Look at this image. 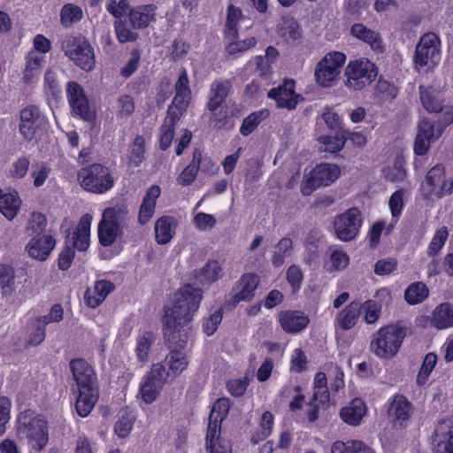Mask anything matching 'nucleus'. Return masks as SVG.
Returning <instances> with one entry per match:
<instances>
[{
	"label": "nucleus",
	"mask_w": 453,
	"mask_h": 453,
	"mask_svg": "<svg viewBox=\"0 0 453 453\" xmlns=\"http://www.w3.org/2000/svg\"><path fill=\"white\" fill-rule=\"evenodd\" d=\"M203 298L202 290L187 284L173 296L165 308L164 334L175 349H183L192 331V321Z\"/></svg>",
	"instance_id": "f257e3e1"
},
{
	"label": "nucleus",
	"mask_w": 453,
	"mask_h": 453,
	"mask_svg": "<svg viewBox=\"0 0 453 453\" xmlns=\"http://www.w3.org/2000/svg\"><path fill=\"white\" fill-rule=\"evenodd\" d=\"M203 298L202 290L187 284L173 296L165 308L164 334L175 349H183L192 331V321Z\"/></svg>",
	"instance_id": "f03ea898"
},
{
	"label": "nucleus",
	"mask_w": 453,
	"mask_h": 453,
	"mask_svg": "<svg viewBox=\"0 0 453 453\" xmlns=\"http://www.w3.org/2000/svg\"><path fill=\"white\" fill-rule=\"evenodd\" d=\"M70 367L78 390L75 408L79 416L85 418L91 412L98 400L96 375L94 368L83 359L73 360Z\"/></svg>",
	"instance_id": "7ed1b4c3"
},
{
	"label": "nucleus",
	"mask_w": 453,
	"mask_h": 453,
	"mask_svg": "<svg viewBox=\"0 0 453 453\" xmlns=\"http://www.w3.org/2000/svg\"><path fill=\"white\" fill-rule=\"evenodd\" d=\"M15 430L17 437L26 440L28 447L35 451L42 450L48 444V423L32 410H25L17 416Z\"/></svg>",
	"instance_id": "20e7f679"
},
{
	"label": "nucleus",
	"mask_w": 453,
	"mask_h": 453,
	"mask_svg": "<svg viewBox=\"0 0 453 453\" xmlns=\"http://www.w3.org/2000/svg\"><path fill=\"white\" fill-rule=\"evenodd\" d=\"M405 336V328L398 324L383 326L372 335L370 349L378 358L389 360L399 352Z\"/></svg>",
	"instance_id": "39448f33"
},
{
	"label": "nucleus",
	"mask_w": 453,
	"mask_h": 453,
	"mask_svg": "<svg viewBox=\"0 0 453 453\" xmlns=\"http://www.w3.org/2000/svg\"><path fill=\"white\" fill-rule=\"evenodd\" d=\"M441 58V42L434 33L423 35L418 42L413 55V66L418 72L434 70Z\"/></svg>",
	"instance_id": "423d86ee"
},
{
	"label": "nucleus",
	"mask_w": 453,
	"mask_h": 453,
	"mask_svg": "<svg viewBox=\"0 0 453 453\" xmlns=\"http://www.w3.org/2000/svg\"><path fill=\"white\" fill-rule=\"evenodd\" d=\"M78 180L86 191L104 194L112 188L115 177L110 168L94 164L79 171Z\"/></svg>",
	"instance_id": "0eeeda50"
},
{
	"label": "nucleus",
	"mask_w": 453,
	"mask_h": 453,
	"mask_svg": "<svg viewBox=\"0 0 453 453\" xmlns=\"http://www.w3.org/2000/svg\"><path fill=\"white\" fill-rule=\"evenodd\" d=\"M452 191L453 178L447 175L445 166L441 164L433 166L420 185V193L427 199H441Z\"/></svg>",
	"instance_id": "6e6552de"
},
{
	"label": "nucleus",
	"mask_w": 453,
	"mask_h": 453,
	"mask_svg": "<svg viewBox=\"0 0 453 453\" xmlns=\"http://www.w3.org/2000/svg\"><path fill=\"white\" fill-rule=\"evenodd\" d=\"M377 75V67L369 59L362 58L350 60L344 71V85L349 90L359 91L370 85Z\"/></svg>",
	"instance_id": "1a4fd4ad"
},
{
	"label": "nucleus",
	"mask_w": 453,
	"mask_h": 453,
	"mask_svg": "<svg viewBox=\"0 0 453 453\" xmlns=\"http://www.w3.org/2000/svg\"><path fill=\"white\" fill-rule=\"evenodd\" d=\"M65 55L84 71L95 66L94 50L89 42L81 36H66L61 42Z\"/></svg>",
	"instance_id": "9d476101"
},
{
	"label": "nucleus",
	"mask_w": 453,
	"mask_h": 453,
	"mask_svg": "<svg viewBox=\"0 0 453 453\" xmlns=\"http://www.w3.org/2000/svg\"><path fill=\"white\" fill-rule=\"evenodd\" d=\"M48 127V119L36 105H27L19 112V131L24 140L37 141Z\"/></svg>",
	"instance_id": "9b49d317"
},
{
	"label": "nucleus",
	"mask_w": 453,
	"mask_h": 453,
	"mask_svg": "<svg viewBox=\"0 0 453 453\" xmlns=\"http://www.w3.org/2000/svg\"><path fill=\"white\" fill-rule=\"evenodd\" d=\"M346 61V55L340 51L326 54L315 67V81L323 88L334 86L341 74L342 67Z\"/></svg>",
	"instance_id": "f8f14e48"
},
{
	"label": "nucleus",
	"mask_w": 453,
	"mask_h": 453,
	"mask_svg": "<svg viewBox=\"0 0 453 453\" xmlns=\"http://www.w3.org/2000/svg\"><path fill=\"white\" fill-rule=\"evenodd\" d=\"M132 6L128 0H106L105 9L116 19L113 23L116 37L120 43L134 42L138 39V33L127 27L124 15L129 13Z\"/></svg>",
	"instance_id": "ddd939ff"
},
{
	"label": "nucleus",
	"mask_w": 453,
	"mask_h": 453,
	"mask_svg": "<svg viewBox=\"0 0 453 453\" xmlns=\"http://www.w3.org/2000/svg\"><path fill=\"white\" fill-rule=\"evenodd\" d=\"M127 211L122 206L106 208L98 226V238L103 246L111 245L119 234V226L125 221Z\"/></svg>",
	"instance_id": "4468645a"
},
{
	"label": "nucleus",
	"mask_w": 453,
	"mask_h": 453,
	"mask_svg": "<svg viewBox=\"0 0 453 453\" xmlns=\"http://www.w3.org/2000/svg\"><path fill=\"white\" fill-rule=\"evenodd\" d=\"M341 174L340 168L334 164H320L305 175L301 186L304 196L311 195L320 186H328L335 181Z\"/></svg>",
	"instance_id": "2eb2a0df"
},
{
	"label": "nucleus",
	"mask_w": 453,
	"mask_h": 453,
	"mask_svg": "<svg viewBox=\"0 0 453 453\" xmlns=\"http://www.w3.org/2000/svg\"><path fill=\"white\" fill-rule=\"evenodd\" d=\"M362 225L361 212L351 208L338 215L334 219V233L342 242H349L356 238Z\"/></svg>",
	"instance_id": "dca6fc26"
},
{
	"label": "nucleus",
	"mask_w": 453,
	"mask_h": 453,
	"mask_svg": "<svg viewBox=\"0 0 453 453\" xmlns=\"http://www.w3.org/2000/svg\"><path fill=\"white\" fill-rule=\"evenodd\" d=\"M166 381L165 365L154 364L150 372L142 379L140 394L146 403H153Z\"/></svg>",
	"instance_id": "f3484780"
},
{
	"label": "nucleus",
	"mask_w": 453,
	"mask_h": 453,
	"mask_svg": "<svg viewBox=\"0 0 453 453\" xmlns=\"http://www.w3.org/2000/svg\"><path fill=\"white\" fill-rule=\"evenodd\" d=\"M66 95L68 103L75 116L88 122L95 120L96 112L91 110L88 97L80 84L75 81L68 82Z\"/></svg>",
	"instance_id": "a211bd4d"
},
{
	"label": "nucleus",
	"mask_w": 453,
	"mask_h": 453,
	"mask_svg": "<svg viewBox=\"0 0 453 453\" xmlns=\"http://www.w3.org/2000/svg\"><path fill=\"white\" fill-rule=\"evenodd\" d=\"M443 127L423 119L418 122V133L414 142V152L418 156L426 155L432 143L436 142L443 134Z\"/></svg>",
	"instance_id": "6ab92c4d"
},
{
	"label": "nucleus",
	"mask_w": 453,
	"mask_h": 453,
	"mask_svg": "<svg viewBox=\"0 0 453 453\" xmlns=\"http://www.w3.org/2000/svg\"><path fill=\"white\" fill-rule=\"evenodd\" d=\"M257 286L258 277L256 274H243L234 284L232 292L226 300V304L235 307L240 302L252 300Z\"/></svg>",
	"instance_id": "aec40b11"
},
{
	"label": "nucleus",
	"mask_w": 453,
	"mask_h": 453,
	"mask_svg": "<svg viewBox=\"0 0 453 453\" xmlns=\"http://www.w3.org/2000/svg\"><path fill=\"white\" fill-rule=\"evenodd\" d=\"M295 85L293 80L285 81L281 85L272 88L268 92V97L275 100L278 107L293 110L303 100V96L296 92Z\"/></svg>",
	"instance_id": "412c9836"
},
{
	"label": "nucleus",
	"mask_w": 453,
	"mask_h": 453,
	"mask_svg": "<svg viewBox=\"0 0 453 453\" xmlns=\"http://www.w3.org/2000/svg\"><path fill=\"white\" fill-rule=\"evenodd\" d=\"M433 453H453V418L438 423L433 435Z\"/></svg>",
	"instance_id": "4be33fe9"
},
{
	"label": "nucleus",
	"mask_w": 453,
	"mask_h": 453,
	"mask_svg": "<svg viewBox=\"0 0 453 453\" xmlns=\"http://www.w3.org/2000/svg\"><path fill=\"white\" fill-rule=\"evenodd\" d=\"M56 247L55 238L49 234H36L30 238L26 251L33 259L45 261Z\"/></svg>",
	"instance_id": "5701e85b"
},
{
	"label": "nucleus",
	"mask_w": 453,
	"mask_h": 453,
	"mask_svg": "<svg viewBox=\"0 0 453 453\" xmlns=\"http://www.w3.org/2000/svg\"><path fill=\"white\" fill-rule=\"evenodd\" d=\"M191 99V89L188 73L182 69L175 83V96L168 111L169 114L178 113L182 115Z\"/></svg>",
	"instance_id": "b1692460"
},
{
	"label": "nucleus",
	"mask_w": 453,
	"mask_h": 453,
	"mask_svg": "<svg viewBox=\"0 0 453 453\" xmlns=\"http://www.w3.org/2000/svg\"><path fill=\"white\" fill-rule=\"evenodd\" d=\"M388 414L395 426H406L412 414L411 403L403 395H395L389 403Z\"/></svg>",
	"instance_id": "393cba45"
},
{
	"label": "nucleus",
	"mask_w": 453,
	"mask_h": 453,
	"mask_svg": "<svg viewBox=\"0 0 453 453\" xmlns=\"http://www.w3.org/2000/svg\"><path fill=\"white\" fill-rule=\"evenodd\" d=\"M279 322L284 332L297 334L307 327L309 317L301 311H283L278 315Z\"/></svg>",
	"instance_id": "a878e982"
},
{
	"label": "nucleus",
	"mask_w": 453,
	"mask_h": 453,
	"mask_svg": "<svg viewBox=\"0 0 453 453\" xmlns=\"http://www.w3.org/2000/svg\"><path fill=\"white\" fill-rule=\"evenodd\" d=\"M156 19V7L151 4L132 7L127 16V27L136 32L143 29Z\"/></svg>",
	"instance_id": "bb28decb"
},
{
	"label": "nucleus",
	"mask_w": 453,
	"mask_h": 453,
	"mask_svg": "<svg viewBox=\"0 0 453 453\" xmlns=\"http://www.w3.org/2000/svg\"><path fill=\"white\" fill-rule=\"evenodd\" d=\"M22 200L17 190L12 188H0V212L12 221L19 214Z\"/></svg>",
	"instance_id": "cd10ccee"
},
{
	"label": "nucleus",
	"mask_w": 453,
	"mask_h": 453,
	"mask_svg": "<svg viewBox=\"0 0 453 453\" xmlns=\"http://www.w3.org/2000/svg\"><path fill=\"white\" fill-rule=\"evenodd\" d=\"M92 219V216L88 213L82 215L77 226L69 237V242L78 250L84 251L89 247Z\"/></svg>",
	"instance_id": "c85d7f7f"
},
{
	"label": "nucleus",
	"mask_w": 453,
	"mask_h": 453,
	"mask_svg": "<svg viewBox=\"0 0 453 453\" xmlns=\"http://www.w3.org/2000/svg\"><path fill=\"white\" fill-rule=\"evenodd\" d=\"M161 195V188L157 185L150 186L142 198L139 208L138 222L141 225H146L153 218L157 200Z\"/></svg>",
	"instance_id": "c756f323"
},
{
	"label": "nucleus",
	"mask_w": 453,
	"mask_h": 453,
	"mask_svg": "<svg viewBox=\"0 0 453 453\" xmlns=\"http://www.w3.org/2000/svg\"><path fill=\"white\" fill-rule=\"evenodd\" d=\"M114 289V284L109 280H101L96 282L93 288H88L84 293V302L90 308L98 307Z\"/></svg>",
	"instance_id": "7c9ffc66"
},
{
	"label": "nucleus",
	"mask_w": 453,
	"mask_h": 453,
	"mask_svg": "<svg viewBox=\"0 0 453 453\" xmlns=\"http://www.w3.org/2000/svg\"><path fill=\"white\" fill-rule=\"evenodd\" d=\"M419 92L420 102L424 109L430 113H439L444 102L443 92L432 86H421Z\"/></svg>",
	"instance_id": "2f4dec72"
},
{
	"label": "nucleus",
	"mask_w": 453,
	"mask_h": 453,
	"mask_svg": "<svg viewBox=\"0 0 453 453\" xmlns=\"http://www.w3.org/2000/svg\"><path fill=\"white\" fill-rule=\"evenodd\" d=\"M362 311V303L354 301L349 303L336 316L334 320L335 329L349 330L352 328L357 322Z\"/></svg>",
	"instance_id": "473e14b6"
},
{
	"label": "nucleus",
	"mask_w": 453,
	"mask_h": 453,
	"mask_svg": "<svg viewBox=\"0 0 453 453\" xmlns=\"http://www.w3.org/2000/svg\"><path fill=\"white\" fill-rule=\"evenodd\" d=\"M230 409V402L226 398H220L216 401L212 406L210 417L207 433L209 438L220 433V424L226 417Z\"/></svg>",
	"instance_id": "72a5a7b5"
},
{
	"label": "nucleus",
	"mask_w": 453,
	"mask_h": 453,
	"mask_svg": "<svg viewBox=\"0 0 453 453\" xmlns=\"http://www.w3.org/2000/svg\"><path fill=\"white\" fill-rule=\"evenodd\" d=\"M45 64L46 59L27 53L22 71V81L28 86L35 85L39 81L42 67Z\"/></svg>",
	"instance_id": "f704fd0d"
},
{
	"label": "nucleus",
	"mask_w": 453,
	"mask_h": 453,
	"mask_svg": "<svg viewBox=\"0 0 453 453\" xmlns=\"http://www.w3.org/2000/svg\"><path fill=\"white\" fill-rule=\"evenodd\" d=\"M157 340V335L150 330L140 332L136 338L134 353L136 359L144 364L150 360L152 348Z\"/></svg>",
	"instance_id": "c9c22d12"
},
{
	"label": "nucleus",
	"mask_w": 453,
	"mask_h": 453,
	"mask_svg": "<svg viewBox=\"0 0 453 453\" xmlns=\"http://www.w3.org/2000/svg\"><path fill=\"white\" fill-rule=\"evenodd\" d=\"M351 35L357 39L367 43L374 51L383 50V42L380 35L364 24H354L350 29Z\"/></svg>",
	"instance_id": "e433bc0d"
},
{
	"label": "nucleus",
	"mask_w": 453,
	"mask_h": 453,
	"mask_svg": "<svg viewBox=\"0 0 453 453\" xmlns=\"http://www.w3.org/2000/svg\"><path fill=\"white\" fill-rule=\"evenodd\" d=\"M177 220L171 216H163L155 223V236L158 244H166L175 235Z\"/></svg>",
	"instance_id": "4c0bfd02"
},
{
	"label": "nucleus",
	"mask_w": 453,
	"mask_h": 453,
	"mask_svg": "<svg viewBox=\"0 0 453 453\" xmlns=\"http://www.w3.org/2000/svg\"><path fill=\"white\" fill-rule=\"evenodd\" d=\"M365 412L366 406L365 403L361 399L356 398L349 405L342 409L341 418L349 425L357 426L360 424Z\"/></svg>",
	"instance_id": "58836bf2"
},
{
	"label": "nucleus",
	"mask_w": 453,
	"mask_h": 453,
	"mask_svg": "<svg viewBox=\"0 0 453 453\" xmlns=\"http://www.w3.org/2000/svg\"><path fill=\"white\" fill-rule=\"evenodd\" d=\"M431 326L439 330L453 326V310L448 303L435 307L431 315Z\"/></svg>",
	"instance_id": "ea45409f"
},
{
	"label": "nucleus",
	"mask_w": 453,
	"mask_h": 453,
	"mask_svg": "<svg viewBox=\"0 0 453 453\" xmlns=\"http://www.w3.org/2000/svg\"><path fill=\"white\" fill-rule=\"evenodd\" d=\"M168 371H165L166 379L180 374L188 366V361L184 353L171 351L165 360Z\"/></svg>",
	"instance_id": "a19ab883"
},
{
	"label": "nucleus",
	"mask_w": 453,
	"mask_h": 453,
	"mask_svg": "<svg viewBox=\"0 0 453 453\" xmlns=\"http://www.w3.org/2000/svg\"><path fill=\"white\" fill-rule=\"evenodd\" d=\"M30 160L27 156L15 158L5 171L6 177L12 180H20L26 178L29 172Z\"/></svg>",
	"instance_id": "79ce46f5"
},
{
	"label": "nucleus",
	"mask_w": 453,
	"mask_h": 453,
	"mask_svg": "<svg viewBox=\"0 0 453 453\" xmlns=\"http://www.w3.org/2000/svg\"><path fill=\"white\" fill-rule=\"evenodd\" d=\"M349 256L344 250L334 249L330 251L325 267L330 273L342 272L349 266Z\"/></svg>",
	"instance_id": "37998d69"
},
{
	"label": "nucleus",
	"mask_w": 453,
	"mask_h": 453,
	"mask_svg": "<svg viewBox=\"0 0 453 453\" xmlns=\"http://www.w3.org/2000/svg\"><path fill=\"white\" fill-rule=\"evenodd\" d=\"M43 92L47 96H51L52 98L58 97L62 93L58 69L55 66L48 67L44 73Z\"/></svg>",
	"instance_id": "c03bdc74"
},
{
	"label": "nucleus",
	"mask_w": 453,
	"mask_h": 453,
	"mask_svg": "<svg viewBox=\"0 0 453 453\" xmlns=\"http://www.w3.org/2000/svg\"><path fill=\"white\" fill-rule=\"evenodd\" d=\"M180 116L178 113L169 114V111H167V116L160 128L159 142L162 150H165L170 147L173 139L175 123Z\"/></svg>",
	"instance_id": "a18cd8bd"
},
{
	"label": "nucleus",
	"mask_w": 453,
	"mask_h": 453,
	"mask_svg": "<svg viewBox=\"0 0 453 453\" xmlns=\"http://www.w3.org/2000/svg\"><path fill=\"white\" fill-rule=\"evenodd\" d=\"M229 83L227 81H214L211 86L207 107L210 111L219 108L227 96Z\"/></svg>",
	"instance_id": "49530a36"
},
{
	"label": "nucleus",
	"mask_w": 453,
	"mask_h": 453,
	"mask_svg": "<svg viewBox=\"0 0 453 453\" xmlns=\"http://www.w3.org/2000/svg\"><path fill=\"white\" fill-rule=\"evenodd\" d=\"M331 453H373L372 450L361 441L350 440L347 441H337L331 448Z\"/></svg>",
	"instance_id": "de8ad7c7"
},
{
	"label": "nucleus",
	"mask_w": 453,
	"mask_h": 453,
	"mask_svg": "<svg viewBox=\"0 0 453 453\" xmlns=\"http://www.w3.org/2000/svg\"><path fill=\"white\" fill-rule=\"evenodd\" d=\"M242 12L240 8L230 5L227 9V17L226 24V38L234 39L238 36L237 26L240 21L244 20Z\"/></svg>",
	"instance_id": "09e8293b"
},
{
	"label": "nucleus",
	"mask_w": 453,
	"mask_h": 453,
	"mask_svg": "<svg viewBox=\"0 0 453 453\" xmlns=\"http://www.w3.org/2000/svg\"><path fill=\"white\" fill-rule=\"evenodd\" d=\"M428 294L429 291L426 284L415 282L406 288L404 297L409 304L415 305L422 303L428 296Z\"/></svg>",
	"instance_id": "8fccbe9b"
},
{
	"label": "nucleus",
	"mask_w": 453,
	"mask_h": 453,
	"mask_svg": "<svg viewBox=\"0 0 453 453\" xmlns=\"http://www.w3.org/2000/svg\"><path fill=\"white\" fill-rule=\"evenodd\" d=\"M83 17L81 8L73 4H65L60 11V22L62 26L67 27L79 22Z\"/></svg>",
	"instance_id": "3c124183"
},
{
	"label": "nucleus",
	"mask_w": 453,
	"mask_h": 453,
	"mask_svg": "<svg viewBox=\"0 0 453 453\" xmlns=\"http://www.w3.org/2000/svg\"><path fill=\"white\" fill-rule=\"evenodd\" d=\"M269 116V111L267 109H262L258 111L252 112L246 117L240 127V132L242 135L250 134L257 127Z\"/></svg>",
	"instance_id": "603ef678"
},
{
	"label": "nucleus",
	"mask_w": 453,
	"mask_h": 453,
	"mask_svg": "<svg viewBox=\"0 0 453 453\" xmlns=\"http://www.w3.org/2000/svg\"><path fill=\"white\" fill-rule=\"evenodd\" d=\"M319 142L324 151L335 153L342 150L346 142V137L342 133L335 135H322L319 138Z\"/></svg>",
	"instance_id": "864d4df0"
},
{
	"label": "nucleus",
	"mask_w": 453,
	"mask_h": 453,
	"mask_svg": "<svg viewBox=\"0 0 453 453\" xmlns=\"http://www.w3.org/2000/svg\"><path fill=\"white\" fill-rule=\"evenodd\" d=\"M273 416L271 412L265 411L263 413L259 424V428L253 434L251 441L254 443H258L259 441L266 439L273 431Z\"/></svg>",
	"instance_id": "5fc2aeb1"
},
{
	"label": "nucleus",
	"mask_w": 453,
	"mask_h": 453,
	"mask_svg": "<svg viewBox=\"0 0 453 453\" xmlns=\"http://www.w3.org/2000/svg\"><path fill=\"white\" fill-rule=\"evenodd\" d=\"M437 364V355L434 352L427 353L425 356L421 367L417 375V384L423 386L426 383L431 372Z\"/></svg>",
	"instance_id": "6e6d98bb"
},
{
	"label": "nucleus",
	"mask_w": 453,
	"mask_h": 453,
	"mask_svg": "<svg viewBox=\"0 0 453 453\" xmlns=\"http://www.w3.org/2000/svg\"><path fill=\"white\" fill-rule=\"evenodd\" d=\"M134 422V416L127 411H124L116 421L114 433L119 438H126L131 432Z\"/></svg>",
	"instance_id": "4d7b16f0"
},
{
	"label": "nucleus",
	"mask_w": 453,
	"mask_h": 453,
	"mask_svg": "<svg viewBox=\"0 0 453 453\" xmlns=\"http://www.w3.org/2000/svg\"><path fill=\"white\" fill-rule=\"evenodd\" d=\"M222 268L219 262L210 261L202 269L198 276V281L203 284H210L217 280L221 275Z\"/></svg>",
	"instance_id": "13d9d810"
},
{
	"label": "nucleus",
	"mask_w": 453,
	"mask_h": 453,
	"mask_svg": "<svg viewBox=\"0 0 453 453\" xmlns=\"http://www.w3.org/2000/svg\"><path fill=\"white\" fill-rule=\"evenodd\" d=\"M279 32L287 42H294L301 36L299 26L294 19H284L280 25Z\"/></svg>",
	"instance_id": "bf43d9fd"
},
{
	"label": "nucleus",
	"mask_w": 453,
	"mask_h": 453,
	"mask_svg": "<svg viewBox=\"0 0 453 453\" xmlns=\"http://www.w3.org/2000/svg\"><path fill=\"white\" fill-rule=\"evenodd\" d=\"M51 48V42L43 35L39 34L34 37L32 48L27 51V54L46 59L47 54L50 51Z\"/></svg>",
	"instance_id": "052dcab7"
},
{
	"label": "nucleus",
	"mask_w": 453,
	"mask_h": 453,
	"mask_svg": "<svg viewBox=\"0 0 453 453\" xmlns=\"http://www.w3.org/2000/svg\"><path fill=\"white\" fill-rule=\"evenodd\" d=\"M314 394L313 397L319 403H326L329 399L327 388V379L324 372H318L314 377Z\"/></svg>",
	"instance_id": "680f3d73"
},
{
	"label": "nucleus",
	"mask_w": 453,
	"mask_h": 453,
	"mask_svg": "<svg viewBox=\"0 0 453 453\" xmlns=\"http://www.w3.org/2000/svg\"><path fill=\"white\" fill-rule=\"evenodd\" d=\"M145 139L142 135H137L130 149L129 153V163L133 165L134 166H138L142 164V162L144 159V154H145Z\"/></svg>",
	"instance_id": "e2e57ef3"
},
{
	"label": "nucleus",
	"mask_w": 453,
	"mask_h": 453,
	"mask_svg": "<svg viewBox=\"0 0 453 453\" xmlns=\"http://www.w3.org/2000/svg\"><path fill=\"white\" fill-rule=\"evenodd\" d=\"M308 360L304 351L300 349H295L290 357L289 370L291 373H301L306 371Z\"/></svg>",
	"instance_id": "0e129e2a"
},
{
	"label": "nucleus",
	"mask_w": 453,
	"mask_h": 453,
	"mask_svg": "<svg viewBox=\"0 0 453 453\" xmlns=\"http://www.w3.org/2000/svg\"><path fill=\"white\" fill-rule=\"evenodd\" d=\"M449 236L448 228L446 226L440 227L432 238L427 248V255L435 256L444 246Z\"/></svg>",
	"instance_id": "69168bd1"
},
{
	"label": "nucleus",
	"mask_w": 453,
	"mask_h": 453,
	"mask_svg": "<svg viewBox=\"0 0 453 453\" xmlns=\"http://www.w3.org/2000/svg\"><path fill=\"white\" fill-rule=\"evenodd\" d=\"M51 169L45 162H37L32 169L31 177L35 188L42 187L50 174Z\"/></svg>",
	"instance_id": "338daca9"
},
{
	"label": "nucleus",
	"mask_w": 453,
	"mask_h": 453,
	"mask_svg": "<svg viewBox=\"0 0 453 453\" xmlns=\"http://www.w3.org/2000/svg\"><path fill=\"white\" fill-rule=\"evenodd\" d=\"M206 447L209 453H232L231 445L227 441L219 438V434L209 438L206 434Z\"/></svg>",
	"instance_id": "774afa93"
}]
</instances>
